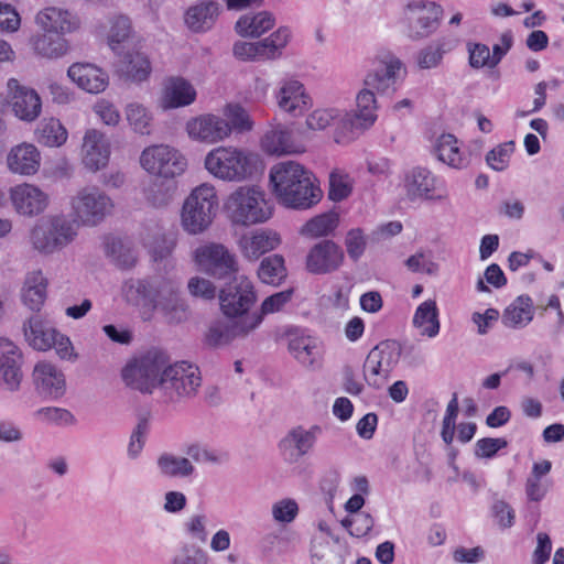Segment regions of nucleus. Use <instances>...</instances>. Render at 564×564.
Listing matches in <instances>:
<instances>
[{
    "label": "nucleus",
    "instance_id": "obj_1",
    "mask_svg": "<svg viewBox=\"0 0 564 564\" xmlns=\"http://www.w3.org/2000/svg\"><path fill=\"white\" fill-rule=\"evenodd\" d=\"M272 192L285 207L308 209L323 197L316 178L303 165L295 161H283L270 170Z\"/></svg>",
    "mask_w": 564,
    "mask_h": 564
},
{
    "label": "nucleus",
    "instance_id": "obj_2",
    "mask_svg": "<svg viewBox=\"0 0 564 564\" xmlns=\"http://www.w3.org/2000/svg\"><path fill=\"white\" fill-rule=\"evenodd\" d=\"M172 364L166 350L151 347L137 354L122 369L124 383L142 393H152L160 388L163 372Z\"/></svg>",
    "mask_w": 564,
    "mask_h": 564
},
{
    "label": "nucleus",
    "instance_id": "obj_3",
    "mask_svg": "<svg viewBox=\"0 0 564 564\" xmlns=\"http://www.w3.org/2000/svg\"><path fill=\"white\" fill-rule=\"evenodd\" d=\"M257 155L235 147H218L205 158L206 170L215 177L227 182H242L257 170Z\"/></svg>",
    "mask_w": 564,
    "mask_h": 564
},
{
    "label": "nucleus",
    "instance_id": "obj_4",
    "mask_svg": "<svg viewBox=\"0 0 564 564\" xmlns=\"http://www.w3.org/2000/svg\"><path fill=\"white\" fill-rule=\"evenodd\" d=\"M226 210L236 225L252 226L265 223L272 216V206L265 193L254 185H242L228 196Z\"/></svg>",
    "mask_w": 564,
    "mask_h": 564
},
{
    "label": "nucleus",
    "instance_id": "obj_5",
    "mask_svg": "<svg viewBox=\"0 0 564 564\" xmlns=\"http://www.w3.org/2000/svg\"><path fill=\"white\" fill-rule=\"evenodd\" d=\"M218 210V197L213 185L200 184L185 198L181 210V226L189 235L209 228Z\"/></svg>",
    "mask_w": 564,
    "mask_h": 564
},
{
    "label": "nucleus",
    "instance_id": "obj_6",
    "mask_svg": "<svg viewBox=\"0 0 564 564\" xmlns=\"http://www.w3.org/2000/svg\"><path fill=\"white\" fill-rule=\"evenodd\" d=\"M224 316V319L214 322L206 334V343L212 347L219 348L247 340L263 322L262 314L257 310Z\"/></svg>",
    "mask_w": 564,
    "mask_h": 564
},
{
    "label": "nucleus",
    "instance_id": "obj_7",
    "mask_svg": "<svg viewBox=\"0 0 564 564\" xmlns=\"http://www.w3.org/2000/svg\"><path fill=\"white\" fill-rule=\"evenodd\" d=\"M70 212L77 228L95 227L108 217L115 207L111 197L98 186H85L70 197Z\"/></svg>",
    "mask_w": 564,
    "mask_h": 564
},
{
    "label": "nucleus",
    "instance_id": "obj_8",
    "mask_svg": "<svg viewBox=\"0 0 564 564\" xmlns=\"http://www.w3.org/2000/svg\"><path fill=\"white\" fill-rule=\"evenodd\" d=\"M77 236V226L65 216H52L37 223L30 232L32 247L43 254L57 252Z\"/></svg>",
    "mask_w": 564,
    "mask_h": 564
},
{
    "label": "nucleus",
    "instance_id": "obj_9",
    "mask_svg": "<svg viewBox=\"0 0 564 564\" xmlns=\"http://www.w3.org/2000/svg\"><path fill=\"white\" fill-rule=\"evenodd\" d=\"M202 386L197 366L186 361L171 364L160 381V391L167 402L178 403L194 398Z\"/></svg>",
    "mask_w": 564,
    "mask_h": 564
},
{
    "label": "nucleus",
    "instance_id": "obj_10",
    "mask_svg": "<svg viewBox=\"0 0 564 564\" xmlns=\"http://www.w3.org/2000/svg\"><path fill=\"white\" fill-rule=\"evenodd\" d=\"M401 347L394 340H386L375 346L364 362V377L370 387L380 389L398 365Z\"/></svg>",
    "mask_w": 564,
    "mask_h": 564
},
{
    "label": "nucleus",
    "instance_id": "obj_11",
    "mask_svg": "<svg viewBox=\"0 0 564 564\" xmlns=\"http://www.w3.org/2000/svg\"><path fill=\"white\" fill-rule=\"evenodd\" d=\"M142 167L151 174L173 178L187 167L185 156L176 149L160 144L144 149L140 156Z\"/></svg>",
    "mask_w": 564,
    "mask_h": 564
},
{
    "label": "nucleus",
    "instance_id": "obj_12",
    "mask_svg": "<svg viewBox=\"0 0 564 564\" xmlns=\"http://www.w3.org/2000/svg\"><path fill=\"white\" fill-rule=\"evenodd\" d=\"M195 259L206 273L216 279L237 276L236 258L223 245L208 243L197 248Z\"/></svg>",
    "mask_w": 564,
    "mask_h": 564
},
{
    "label": "nucleus",
    "instance_id": "obj_13",
    "mask_svg": "<svg viewBox=\"0 0 564 564\" xmlns=\"http://www.w3.org/2000/svg\"><path fill=\"white\" fill-rule=\"evenodd\" d=\"M322 431V427L316 424L310 427L303 425L292 427L279 442V449L283 459L289 464L299 463L313 451Z\"/></svg>",
    "mask_w": 564,
    "mask_h": 564
},
{
    "label": "nucleus",
    "instance_id": "obj_14",
    "mask_svg": "<svg viewBox=\"0 0 564 564\" xmlns=\"http://www.w3.org/2000/svg\"><path fill=\"white\" fill-rule=\"evenodd\" d=\"M256 300L253 285L245 275L234 276L219 291V305L224 315L251 311Z\"/></svg>",
    "mask_w": 564,
    "mask_h": 564
},
{
    "label": "nucleus",
    "instance_id": "obj_15",
    "mask_svg": "<svg viewBox=\"0 0 564 564\" xmlns=\"http://www.w3.org/2000/svg\"><path fill=\"white\" fill-rule=\"evenodd\" d=\"M410 36L422 39L432 34L440 24L443 9L433 1H413L406 6Z\"/></svg>",
    "mask_w": 564,
    "mask_h": 564
},
{
    "label": "nucleus",
    "instance_id": "obj_16",
    "mask_svg": "<svg viewBox=\"0 0 564 564\" xmlns=\"http://www.w3.org/2000/svg\"><path fill=\"white\" fill-rule=\"evenodd\" d=\"M405 197L410 202L419 199L429 200H446L448 198L447 192L437 191V180L431 171L424 167H414L406 172L402 184Z\"/></svg>",
    "mask_w": 564,
    "mask_h": 564
},
{
    "label": "nucleus",
    "instance_id": "obj_17",
    "mask_svg": "<svg viewBox=\"0 0 564 564\" xmlns=\"http://www.w3.org/2000/svg\"><path fill=\"white\" fill-rule=\"evenodd\" d=\"M345 260L343 249L333 240L315 243L306 256V269L313 274H328L337 271Z\"/></svg>",
    "mask_w": 564,
    "mask_h": 564
},
{
    "label": "nucleus",
    "instance_id": "obj_18",
    "mask_svg": "<svg viewBox=\"0 0 564 564\" xmlns=\"http://www.w3.org/2000/svg\"><path fill=\"white\" fill-rule=\"evenodd\" d=\"M10 200L19 215L34 217L47 208L50 196L37 186L23 183L10 189Z\"/></svg>",
    "mask_w": 564,
    "mask_h": 564
},
{
    "label": "nucleus",
    "instance_id": "obj_19",
    "mask_svg": "<svg viewBox=\"0 0 564 564\" xmlns=\"http://www.w3.org/2000/svg\"><path fill=\"white\" fill-rule=\"evenodd\" d=\"M186 131L192 139L207 143L220 142L231 134L229 122L213 113L191 119L186 124Z\"/></svg>",
    "mask_w": 564,
    "mask_h": 564
},
{
    "label": "nucleus",
    "instance_id": "obj_20",
    "mask_svg": "<svg viewBox=\"0 0 564 564\" xmlns=\"http://www.w3.org/2000/svg\"><path fill=\"white\" fill-rule=\"evenodd\" d=\"M10 106L14 115L23 121H34L41 113V98L34 89L20 85L15 78L8 80Z\"/></svg>",
    "mask_w": 564,
    "mask_h": 564
},
{
    "label": "nucleus",
    "instance_id": "obj_21",
    "mask_svg": "<svg viewBox=\"0 0 564 564\" xmlns=\"http://www.w3.org/2000/svg\"><path fill=\"white\" fill-rule=\"evenodd\" d=\"M22 355L9 339L0 338V386L8 391L19 389L22 380Z\"/></svg>",
    "mask_w": 564,
    "mask_h": 564
},
{
    "label": "nucleus",
    "instance_id": "obj_22",
    "mask_svg": "<svg viewBox=\"0 0 564 564\" xmlns=\"http://www.w3.org/2000/svg\"><path fill=\"white\" fill-rule=\"evenodd\" d=\"M109 142L105 134L91 129L85 133L83 142V163L93 172L105 167L109 161Z\"/></svg>",
    "mask_w": 564,
    "mask_h": 564
},
{
    "label": "nucleus",
    "instance_id": "obj_23",
    "mask_svg": "<svg viewBox=\"0 0 564 564\" xmlns=\"http://www.w3.org/2000/svg\"><path fill=\"white\" fill-rule=\"evenodd\" d=\"M405 73L402 62L390 56L382 62L379 68L366 76L364 84L379 93H387L390 89L394 90V85Z\"/></svg>",
    "mask_w": 564,
    "mask_h": 564
},
{
    "label": "nucleus",
    "instance_id": "obj_24",
    "mask_svg": "<svg viewBox=\"0 0 564 564\" xmlns=\"http://www.w3.org/2000/svg\"><path fill=\"white\" fill-rule=\"evenodd\" d=\"M41 153L34 144L23 142L13 147L7 158L9 170L19 175L32 176L41 166Z\"/></svg>",
    "mask_w": 564,
    "mask_h": 564
},
{
    "label": "nucleus",
    "instance_id": "obj_25",
    "mask_svg": "<svg viewBox=\"0 0 564 564\" xmlns=\"http://www.w3.org/2000/svg\"><path fill=\"white\" fill-rule=\"evenodd\" d=\"M165 280H128L122 286V292L128 302L133 304H150L154 307L164 292Z\"/></svg>",
    "mask_w": 564,
    "mask_h": 564
},
{
    "label": "nucleus",
    "instance_id": "obj_26",
    "mask_svg": "<svg viewBox=\"0 0 564 564\" xmlns=\"http://www.w3.org/2000/svg\"><path fill=\"white\" fill-rule=\"evenodd\" d=\"M280 241V237L275 231L258 229L241 236L238 240V246L247 259L257 260L263 253L275 249Z\"/></svg>",
    "mask_w": 564,
    "mask_h": 564
},
{
    "label": "nucleus",
    "instance_id": "obj_27",
    "mask_svg": "<svg viewBox=\"0 0 564 564\" xmlns=\"http://www.w3.org/2000/svg\"><path fill=\"white\" fill-rule=\"evenodd\" d=\"M35 21L45 32L69 33L78 29L79 20L72 12L56 7H47L36 14Z\"/></svg>",
    "mask_w": 564,
    "mask_h": 564
},
{
    "label": "nucleus",
    "instance_id": "obj_28",
    "mask_svg": "<svg viewBox=\"0 0 564 564\" xmlns=\"http://www.w3.org/2000/svg\"><path fill=\"white\" fill-rule=\"evenodd\" d=\"M375 89L365 86L356 97L357 109L355 115H346L343 119L344 123H349L351 130H364L372 126L377 119V102Z\"/></svg>",
    "mask_w": 564,
    "mask_h": 564
},
{
    "label": "nucleus",
    "instance_id": "obj_29",
    "mask_svg": "<svg viewBox=\"0 0 564 564\" xmlns=\"http://www.w3.org/2000/svg\"><path fill=\"white\" fill-rule=\"evenodd\" d=\"M67 75L79 88L89 94L101 93L108 85L106 73L91 64H73Z\"/></svg>",
    "mask_w": 564,
    "mask_h": 564
},
{
    "label": "nucleus",
    "instance_id": "obj_30",
    "mask_svg": "<svg viewBox=\"0 0 564 564\" xmlns=\"http://www.w3.org/2000/svg\"><path fill=\"white\" fill-rule=\"evenodd\" d=\"M33 378L37 391L52 398L62 397L65 392V377L54 365L40 362L35 366Z\"/></svg>",
    "mask_w": 564,
    "mask_h": 564
},
{
    "label": "nucleus",
    "instance_id": "obj_31",
    "mask_svg": "<svg viewBox=\"0 0 564 564\" xmlns=\"http://www.w3.org/2000/svg\"><path fill=\"white\" fill-rule=\"evenodd\" d=\"M262 148L269 154L283 155L304 152L303 145L293 140L292 131L285 126H276L262 138Z\"/></svg>",
    "mask_w": 564,
    "mask_h": 564
},
{
    "label": "nucleus",
    "instance_id": "obj_32",
    "mask_svg": "<svg viewBox=\"0 0 564 564\" xmlns=\"http://www.w3.org/2000/svg\"><path fill=\"white\" fill-rule=\"evenodd\" d=\"M220 7L214 0H202L192 6L185 13V23L194 32H205L213 28L218 15Z\"/></svg>",
    "mask_w": 564,
    "mask_h": 564
},
{
    "label": "nucleus",
    "instance_id": "obj_33",
    "mask_svg": "<svg viewBox=\"0 0 564 564\" xmlns=\"http://www.w3.org/2000/svg\"><path fill=\"white\" fill-rule=\"evenodd\" d=\"M276 99L282 110L294 116L305 110L310 102L304 86L297 80L284 83L278 93Z\"/></svg>",
    "mask_w": 564,
    "mask_h": 564
},
{
    "label": "nucleus",
    "instance_id": "obj_34",
    "mask_svg": "<svg viewBox=\"0 0 564 564\" xmlns=\"http://www.w3.org/2000/svg\"><path fill=\"white\" fill-rule=\"evenodd\" d=\"M155 307H160L166 321L171 324L182 323L188 317L187 305L178 297L177 288L172 281L164 282L163 296H161Z\"/></svg>",
    "mask_w": 564,
    "mask_h": 564
},
{
    "label": "nucleus",
    "instance_id": "obj_35",
    "mask_svg": "<svg viewBox=\"0 0 564 564\" xmlns=\"http://www.w3.org/2000/svg\"><path fill=\"white\" fill-rule=\"evenodd\" d=\"M24 336L29 344L37 350H48L55 343L57 330L44 323L35 315L23 325Z\"/></svg>",
    "mask_w": 564,
    "mask_h": 564
},
{
    "label": "nucleus",
    "instance_id": "obj_36",
    "mask_svg": "<svg viewBox=\"0 0 564 564\" xmlns=\"http://www.w3.org/2000/svg\"><path fill=\"white\" fill-rule=\"evenodd\" d=\"M435 153L440 161L454 169H465L470 164L469 155L460 151L454 134L443 133L435 144Z\"/></svg>",
    "mask_w": 564,
    "mask_h": 564
},
{
    "label": "nucleus",
    "instance_id": "obj_37",
    "mask_svg": "<svg viewBox=\"0 0 564 564\" xmlns=\"http://www.w3.org/2000/svg\"><path fill=\"white\" fill-rule=\"evenodd\" d=\"M196 90L193 85L184 78L175 77L167 80L164 88V108H178L194 102Z\"/></svg>",
    "mask_w": 564,
    "mask_h": 564
},
{
    "label": "nucleus",
    "instance_id": "obj_38",
    "mask_svg": "<svg viewBox=\"0 0 564 564\" xmlns=\"http://www.w3.org/2000/svg\"><path fill=\"white\" fill-rule=\"evenodd\" d=\"M275 24L274 15L269 11L258 13H247L241 15L236 22L237 33L243 37H260L263 33L271 30Z\"/></svg>",
    "mask_w": 564,
    "mask_h": 564
},
{
    "label": "nucleus",
    "instance_id": "obj_39",
    "mask_svg": "<svg viewBox=\"0 0 564 564\" xmlns=\"http://www.w3.org/2000/svg\"><path fill=\"white\" fill-rule=\"evenodd\" d=\"M47 280L42 271L26 274L22 289V301L31 311L39 312L46 300Z\"/></svg>",
    "mask_w": 564,
    "mask_h": 564
},
{
    "label": "nucleus",
    "instance_id": "obj_40",
    "mask_svg": "<svg viewBox=\"0 0 564 564\" xmlns=\"http://www.w3.org/2000/svg\"><path fill=\"white\" fill-rule=\"evenodd\" d=\"M118 72L132 82H143L151 73L149 58L140 52H128L119 61Z\"/></svg>",
    "mask_w": 564,
    "mask_h": 564
},
{
    "label": "nucleus",
    "instance_id": "obj_41",
    "mask_svg": "<svg viewBox=\"0 0 564 564\" xmlns=\"http://www.w3.org/2000/svg\"><path fill=\"white\" fill-rule=\"evenodd\" d=\"M288 338L291 355L304 367H312L318 355L316 340L299 332H290Z\"/></svg>",
    "mask_w": 564,
    "mask_h": 564
},
{
    "label": "nucleus",
    "instance_id": "obj_42",
    "mask_svg": "<svg viewBox=\"0 0 564 564\" xmlns=\"http://www.w3.org/2000/svg\"><path fill=\"white\" fill-rule=\"evenodd\" d=\"M413 325L420 329L422 336L433 338L440 333L438 308L434 300H427L417 306Z\"/></svg>",
    "mask_w": 564,
    "mask_h": 564
},
{
    "label": "nucleus",
    "instance_id": "obj_43",
    "mask_svg": "<svg viewBox=\"0 0 564 564\" xmlns=\"http://www.w3.org/2000/svg\"><path fill=\"white\" fill-rule=\"evenodd\" d=\"M533 318L532 300L528 295H520L503 312L502 321L508 327H523Z\"/></svg>",
    "mask_w": 564,
    "mask_h": 564
},
{
    "label": "nucleus",
    "instance_id": "obj_44",
    "mask_svg": "<svg viewBox=\"0 0 564 564\" xmlns=\"http://www.w3.org/2000/svg\"><path fill=\"white\" fill-rule=\"evenodd\" d=\"M33 50L36 54L46 58H57L67 51V43L61 34L45 32L31 39Z\"/></svg>",
    "mask_w": 564,
    "mask_h": 564
},
{
    "label": "nucleus",
    "instance_id": "obj_45",
    "mask_svg": "<svg viewBox=\"0 0 564 564\" xmlns=\"http://www.w3.org/2000/svg\"><path fill=\"white\" fill-rule=\"evenodd\" d=\"M67 135V130L59 120L54 118L43 120L35 130L36 141L50 148L63 145Z\"/></svg>",
    "mask_w": 564,
    "mask_h": 564
},
{
    "label": "nucleus",
    "instance_id": "obj_46",
    "mask_svg": "<svg viewBox=\"0 0 564 564\" xmlns=\"http://www.w3.org/2000/svg\"><path fill=\"white\" fill-rule=\"evenodd\" d=\"M338 221L339 219L336 213H324L306 221L300 232L301 235L311 238L328 236L336 229Z\"/></svg>",
    "mask_w": 564,
    "mask_h": 564
},
{
    "label": "nucleus",
    "instance_id": "obj_47",
    "mask_svg": "<svg viewBox=\"0 0 564 564\" xmlns=\"http://www.w3.org/2000/svg\"><path fill=\"white\" fill-rule=\"evenodd\" d=\"M175 193L176 184L164 180H155L144 189L147 200L158 208L169 206Z\"/></svg>",
    "mask_w": 564,
    "mask_h": 564
},
{
    "label": "nucleus",
    "instance_id": "obj_48",
    "mask_svg": "<svg viewBox=\"0 0 564 564\" xmlns=\"http://www.w3.org/2000/svg\"><path fill=\"white\" fill-rule=\"evenodd\" d=\"M160 473L166 477H188L194 473V466L186 457L164 453L158 458Z\"/></svg>",
    "mask_w": 564,
    "mask_h": 564
},
{
    "label": "nucleus",
    "instance_id": "obj_49",
    "mask_svg": "<svg viewBox=\"0 0 564 564\" xmlns=\"http://www.w3.org/2000/svg\"><path fill=\"white\" fill-rule=\"evenodd\" d=\"M258 276L263 283L280 284L286 276L284 259L279 254L264 258L258 269Z\"/></svg>",
    "mask_w": 564,
    "mask_h": 564
},
{
    "label": "nucleus",
    "instance_id": "obj_50",
    "mask_svg": "<svg viewBox=\"0 0 564 564\" xmlns=\"http://www.w3.org/2000/svg\"><path fill=\"white\" fill-rule=\"evenodd\" d=\"M224 115L229 122L231 132L237 131L239 133L251 131L253 128V121L249 112L239 104H228L224 109Z\"/></svg>",
    "mask_w": 564,
    "mask_h": 564
},
{
    "label": "nucleus",
    "instance_id": "obj_51",
    "mask_svg": "<svg viewBox=\"0 0 564 564\" xmlns=\"http://www.w3.org/2000/svg\"><path fill=\"white\" fill-rule=\"evenodd\" d=\"M126 117L137 133L150 134L152 117L142 105L129 104L126 108Z\"/></svg>",
    "mask_w": 564,
    "mask_h": 564
},
{
    "label": "nucleus",
    "instance_id": "obj_52",
    "mask_svg": "<svg viewBox=\"0 0 564 564\" xmlns=\"http://www.w3.org/2000/svg\"><path fill=\"white\" fill-rule=\"evenodd\" d=\"M443 42L432 43L416 55V63L420 69L436 68L442 64L444 54L446 53Z\"/></svg>",
    "mask_w": 564,
    "mask_h": 564
},
{
    "label": "nucleus",
    "instance_id": "obj_53",
    "mask_svg": "<svg viewBox=\"0 0 564 564\" xmlns=\"http://www.w3.org/2000/svg\"><path fill=\"white\" fill-rule=\"evenodd\" d=\"M513 151V141L500 143L487 153L486 162L495 171H505L509 165V161Z\"/></svg>",
    "mask_w": 564,
    "mask_h": 564
},
{
    "label": "nucleus",
    "instance_id": "obj_54",
    "mask_svg": "<svg viewBox=\"0 0 564 564\" xmlns=\"http://www.w3.org/2000/svg\"><path fill=\"white\" fill-rule=\"evenodd\" d=\"M291 30L288 26H281L270 36L261 40L265 45V54L268 59H273L281 55V50L284 48L291 39Z\"/></svg>",
    "mask_w": 564,
    "mask_h": 564
},
{
    "label": "nucleus",
    "instance_id": "obj_55",
    "mask_svg": "<svg viewBox=\"0 0 564 564\" xmlns=\"http://www.w3.org/2000/svg\"><path fill=\"white\" fill-rule=\"evenodd\" d=\"M341 524L349 529V533L356 538L366 536L373 528L375 520L368 512L351 514L341 521Z\"/></svg>",
    "mask_w": 564,
    "mask_h": 564
},
{
    "label": "nucleus",
    "instance_id": "obj_56",
    "mask_svg": "<svg viewBox=\"0 0 564 564\" xmlns=\"http://www.w3.org/2000/svg\"><path fill=\"white\" fill-rule=\"evenodd\" d=\"M234 55L241 61L249 59H268L265 54V45L259 42H237L232 47Z\"/></svg>",
    "mask_w": 564,
    "mask_h": 564
},
{
    "label": "nucleus",
    "instance_id": "obj_57",
    "mask_svg": "<svg viewBox=\"0 0 564 564\" xmlns=\"http://www.w3.org/2000/svg\"><path fill=\"white\" fill-rule=\"evenodd\" d=\"M337 109H317L306 118L305 124L308 130L319 131L330 126L338 117Z\"/></svg>",
    "mask_w": 564,
    "mask_h": 564
},
{
    "label": "nucleus",
    "instance_id": "obj_58",
    "mask_svg": "<svg viewBox=\"0 0 564 564\" xmlns=\"http://www.w3.org/2000/svg\"><path fill=\"white\" fill-rule=\"evenodd\" d=\"M131 23L127 17H118L113 20L110 33L109 45L112 51L119 53L118 48L130 35Z\"/></svg>",
    "mask_w": 564,
    "mask_h": 564
},
{
    "label": "nucleus",
    "instance_id": "obj_59",
    "mask_svg": "<svg viewBox=\"0 0 564 564\" xmlns=\"http://www.w3.org/2000/svg\"><path fill=\"white\" fill-rule=\"evenodd\" d=\"M208 555L200 547L185 544L174 556L172 564H207Z\"/></svg>",
    "mask_w": 564,
    "mask_h": 564
},
{
    "label": "nucleus",
    "instance_id": "obj_60",
    "mask_svg": "<svg viewBox=\"0 0 564 564\" xmlns=\"http://www.w3.org/2000/svg\"><path fill=\"white\" fill-rule=\"evenodd\" d=\"M293 290L288 289L268 296L261 304L258 313L262 314V318L268 314H273L281 311L286 303L292 299Z\"/></svg>",
    "mask_w": 564,
    "mask_h": 564
},
{
    "label": "nucleus",
    "instance_id": "obj_61",
    "mask_svg": "<svg viewBox=\"0 0 564 564\" xmlns=\"http://www.w3.org/2000/svg\"><path fill=\"white\" fill-rule=\"evenodd\" d=\"M313 564H343L341 555L328 542L314 544Z\"/></svg>",
    "mask_w": 564,
    "mask_h": 564
},
{
    "label": "nucleus",
    "instance_id": "obj_62",
    "mask_svg": "<svg viewBox=\"0 0 564 564\" xmlns=\"http://www.w3.org/2000/svg\"><path fill=\"white\" fill-rule=\"evenodd\" d=\"M508 442L505 438L485 437L475 444V456L478 458H491L499 449L506 448Z\"/></svg>",
    "mask_w": 564,
    "mask_h": 564
},
{
    "label": "nucleus",
    "instance_id": "obj_63",
    "mask_svg": "<svg viewBox=\"0 0 564 564\" xmlns=\"http://www.w3.org/2000/svg\"><path fill=\"white\" fill-rule=\"evenodd\" d=\"M299 507L293 499H282L272 506V516L275 521L290 523L297 516Z\"/></svg>",
    "mask_w": 564,
    "mask_h": 564
},
{
    "label": "nucleus",
    "instance_id": "obj_64",
    "mask_svg": "<svg viewBox=\"0 0 564 564\" xmlns=\"http://www.w3.org/2000/svg\"><path fill=\"white\" fill-rule=\"evenodd\" d=\"M347 253L354 261L359 260L366 249V239L360 229H351L345 238Z\"/></svg>",
    "mask_w": 564,
    "mask_h": 564
}]
</instances>
